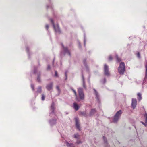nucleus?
Wrapping results in <instances>:
<instances>
[{
	"instance_id": "obj_1",
	"label": "nucleus",
	"mask_w": 147,
	"mask_h": 147,
	"mask_svg": "<svg viewBox=\"0 0 147 147\" xmlns=\"http://www.w3.org/2000/svg\"><path fill=\"white\" fill-rule=\"evenodd\" d=\"M119 73L121 75H123L125 71V66L123 62H121L118 68Z\"/></svg>"
},
{
	"instance_id": "obj_2",
	"label": "nucleus",
	"mask_w": 147,
	"mask_h": 147,
	"mask_svg": "<svg viewBox=\"0 0 147 147\" xmlns=\"http://www.w3.org/2000/svg\"><path fill=\"white\" fill-rule=\"evenodd\" d=\"M122 113L121 111H118L114 116L113 119V122L114 123H116L119 119Z\"/></svg>"
},
{
	"instance_id": "obj_3",
	"label": "nucleus",
	"mask_w": 147,
	"mask_h": 147,
	"mask_svg": "<svg viewBox=\"0 0 147 147\" xmlns=\"http://www.w3.org/2000/svg\"><path fill=\"white\" fill-rule=\"evenodd\" d=\"M78 92L80 99L81 100H84V95L82 89L81 88H78Z\"/></svg>"
},
{
	"instance_id": "obj_4",
	"label": "nucleus",
	"mask_w": 147,
	"mask_h": 147,
	"mask_svg": "<svg viewBox=\"0 0 147 147\" xmlns=\"http://www.w3.org/2000/svg\"><path fill=\"white\" fill-rule=\"evenodd\" d=\"M75 121V125L76 128L79 130L80 131L81 129L80 126V124L79 123V120L77 117H76L74 118Z\"/></svg>"
},
{
	"instance_id": "obj_5",
	"label": "nucleus",
	"mask_w": 147,
	"mask_h": 147,
	"mask_svg": "<svg viewBox=\"0 0 147 147\" xmlns=\"http://www.w3.org/2000/svg\"><path fill=\"white\" fill-rule=\"evenodd\" d=\"M51 21L52 24L54 28L55 29V31L57 33H60V29L58 26V25H54L53 20L52 19H51Z\"/></svg>"
},
{
	"instance_id": "obj_6",
	"label": "nucleus",
	"mask_w": 147,
	"mask_h": 147,
	"mask_svg": "<svg viewBox=\"0 0 147 147\" xmlns=\"http://www.w3.org/2000/svg\"><path fill=\"white\" fill-rule=\"evenodd\" d=\"M104 71L105 75L109 76L110 74L109 71L108 67L105 64L104 65Z\"/></svg>"
},
{
	"instance_id": "obj_7",
	"label": "nucleus",
	"mask_w": 147,
	"mask_h": 147,
	"mask_svg": "<svg viewBox=\"0 0 147 147\" xmlns=\"http://www.w3.org/2000/svg\"><path fill=\"white\" fill-rule=\"evenodd\" d=\"M53 84L52 82L47 84L46 86V88L48 91H50L52 89Z\"/></svg>"
},
{
	"instance_id": "obj_8",
	"label": "nucleus",
	"mask_w": 147,
	"mask_h": 147,
	"mask_svg": "<svg viewBox=\"0 0 147 147\" xmlns=\"http://www.w3.org/2000/svg\"><path fill=\"white\" fill-rule=\"evenodd\" d=\"M137 105V101L136 99L132 98L131 105L132 107L134 109L136 107Z\"/></svg>"
},
{
	"instance_id": "obj_9",
	"label": "nucleus",
	"mask_w": 147,
	"mask_h": 147,
	"mask_svg": "<svg viewBox=\"0 0 147 147\" xmlns=\"http://www.w3.org/2000/svg\"><path fill=\"white\" fill-rule=\"evenodd\" d=\"M144 117L145 118V123L141 121V123L143 124L145 127L147 126V113L146 112L144 115Z\"/></svg>"
},
{
	"instance_id": "obj_10",
	"label": "nucleus",
	"mask_w": 147,
	"mask_h": 147,
	"mask_svg": "<svg viewBox=\"0 0 147 147\" xmlns=\"http://www.w3.org/2000/svg\"><path fill=\"white\" fill-rule=\"evenodd\" d=\"M62 46L63 47L64 53H67L69 56L71 55L69 51L68 50L67 48V47H64L63 44H62Z\"/></svg>"
},
{
	"instance_id": "obj_11",
	"label": "nucleus",
	"mask_w": 147,
	"mask_h": 147,
	"mask_svg": "<svg viewBox=\"0 0 147 147\" xmlns=\"http://www.w3.org/2000/svg\"><path fill=\"white\" fill-rule=\"evenodd\" d=\"M94 94L96 96V97L98 100L99 101V95L96 90L94 89Z\"/></svg>"
},
{
	"instance_id": "obj_12",
	"label": "nucleus",
	"mask_w": 147,
	"mask_h": 147,
	"mask_svg": "<svg viewBox=\"0 0 147 147\" xmlns=\"http://www.w3.org/2000/svg\"><path fill=\"white\" fill-rule=\"evenodd\" d=\"M71 89L73 91V92H74V94L75 95V96L76 97V99L78 101H79V99L78 98L77 96V93L76 92V91L74 90L73 88H71Z\"/></svg>"
},
{
	"instance_id": "obj_13",
	"label": "nucleus",
	"mask_w": 147,
	"mask_h": 147,
	"mask_svg": "<svg viewBox=\"0 0 147 147\" xmlns=\"http://www.w3.org/2000/svg\"><path fill=\"white\" fill-rule=\"evenodd\" d=\"M146 68V72L145 77L144 79V80H146L147 79V64H146L145 66Z\"/></svg>"
},
{
	"instance_id": "obj_14",
	"label": "nucleus",
	"mask_w": 147,
	"mask_h": 147,
	"mask_svg": "<svg viewBox=\"0 0 147 147\" xmlns=\"http://www.w3.org/2000/svg\"><path fill=\"white\" fill-rule=\"evenodd\" d=\"M74 107L76 110H77L79 109V106L76 103L74 104Z\"/></svg>"
},
{
	"instance_id": "obj_15",
	"label": "nucleus",
	"mask_w": 147,
	"mask_h": 147,
	"mask_svg": "<svg viewBox=\"0 0 147 147\" xmlns=\"http://www.w3.org/2000/svg\"><path fill=\"white\" fill-rule=\"evenodd\" d=\"M66 145L68 147H75L73 143H69L67 142H66Z\"/></svg>"
},
{
	"instance_id": "obj_16",
	"label": "nucleus",
	"mask_w": 147,
	"mask_h": 147,
	"mask_svg": "<svg viewBox=\"0 0 147 147\" xmlns=\"http://www.w3.org/2000/svg\"><path fill=\"white\" fill-rule=\"evenodd\" d=\"M138 99L140 101L142 99L141 94L140 93H138L137 94Z\"/></svg>"
},
{
	"instance_id": "obj_17",
	"label": "nucleus",
	"mask_w": 147,
	"mask_h": 147,
	"mask_svg": "<svg viewBox=\"0 0 147 147\" xmlns=\"http://www.w3.org/2000/svg\"><path fill=\"white\" fill-rule=\"evenodd\" d=\"M74 137L78 139L80 138V136L79 135L78 133H76L74 134Z\"/></svg>"
},
{
	"instance_id": "obj_18",
	"label": "nucleus",
	"mask_w": 147,
	"mask_h": 147,
	"mask_svg": "<svg viewBox=\"0 0 147 147\" xmlns=\"http://www.w3.org/2000/svg\"><path fill=\"white\" fill-rule=\"evenodd\" d=\"M42 92V88L40 86L39 87L37 88V92L38 93H41Z\"/></svg>"
},
{
	"instance_id": "obj_19",
	"label": "nucleus",
	"mask_w": 147,
	"mask_h": 147,
	"mask_svg": "<svg viewBox=\"0 0 147 147\" xmlns=\"http://www.w3.org/2000/svg\"><path fill=\"white\" fill-rule=\"evenodd\" d=\"M82 78L83 82V87L84 88L86 89V87L85 85V81H84V77L83 75H82Z\"/></svg>"
},
{
	"instance_id": "obj_20",
	"label": "nucleus",
	"mask_w": 147,
	"mask_h": 147,
	"mask_svg": "<svg viewBox=\"0 0 147 147\" xmlns=\"http://www.w3.org/2000/svg\"><path fill=\"white\" fill-rule=\"evenodd\" d=\"M56 88L57 91H58L59 94L61 92V90L59 86H56Z\"/></svg>"
},
{
	"instance_id": "obj_21",
	"label": "nucleus",
	"mask_w": 147,
	"mask_h": 147,
	"mask_svg": "<svg viewBox=\"0 0 147 147\" xmlns=\"http://www.w3.org/2000/svg\"><path fill=\"white\" fill-rule=\"evenodd\" d=\"M103 139L104 140V143L107 144V147H109V145L107 144V140L106 138L104 136H103Z\"/></svg>"
},
{
	"instance_id": "obj_22",
	"label": "nucleus",
	"mask_w": 147,
	"mask_h": 147,
	"mask_svg": "<svg viewBox=\"0 0 147 147\" xmlns=\"http://www.w3.org/2000/svg\"><path fill=\"white\" fill-rule=\"evenodd\" d=\"M80 115L81 116H86V114L85 111H83V112H81Z\"/></svg>"
},
{
	"instance_id": "obj_23",
	"label": "nucleus",
	"mask_w": 147,
	"mask_h": 147,
	"mask_svg": "<svg viewBox=\"0 0 147 147\" xmlns=\"http://www.w3.org/2000/svg\"><path fill=\"white\" fill-rule=\"evenodd\" d=\"M54 122V123H55L56 120H51L50 121V123L51 125H52L53 124L52 123V122Z\"/></svg>"
},
{
	"instance_id": "obj_24",
	"label": "nucleus",
	"mask_w": 147,
	"mask_h": 147,
	"mask_svg": "<svg viewBox=\"0 0 147 147\" xmlns=\"http://www.w3.org/2000/svg\"><path fill=\"white\" fill-rule=\"evenodd\" d=\"M83 63H84V65L86 69H87V70H88V67L87 65H86V63H85V61H84Z\"/></svg>"
},
{
	"instance_id": "obj_25",
	"label": "nucleus",
	"mask_w": 147,
	"mask_h": 147,
	"mask_svg": "<svg viewBox=\"0 0 147 147\" xmlns=\"http://www.w3.org/2000/svg\"><path fill=\"white\" fill-rule=\"evenodd\" d=\"M116 58L117 59V60L118 62H120L121 61V59L119 58L118 56L117 55H116Z\"/></svg>"
},
{
	"instance_id": "obj_26",
	"label": "nucleus",
	"mask_w": 147,
	"mask_h": 147,
	"mask_svg": "<svg viewBox=\"0 0 147 147\" xmlns=\"http://www.w3.org/2000/svg\"><path fill=\"white\" fill-rule=\"evenodd\" d=\"M41 99L42 100H44L45 99V96L44 94H42Z\"/></svg>"
},
{
	"instance_id": "obj_27",
	"label": "nucleus",
	"mask_w": 147,
	"mask_h": 147,
	"mask_svg": "<svg viewBox=\"0 0 147 147\" xmlns=\"http://www.w3.org/2000/svg\"><path fill=\"white\" fill-rule=\"evenodd\" d=\"M31 87L33 91L34 90V85L33 84H31Z\"/></svg>"
},
{
	"instance_id": "obj_28",
	"label": "nucleus",
	"mask_w": 147,
	"mask_h": 147,
	"mask_svg": "<svg viewBox=\"0 0 147 147\" xmlns=\"http://www.w3.org/2000/svg\"><path fill=\"white\" fill-rule=\"evenodd\" d=\"M37 80V81L38 82H40V77H39V75H38V76Z\"/></svg>"
},
{
	"instance_id": "obj_29",
	"label": "nucleus",
	"mask_w": 147,
	"mask_h": 147,
	"mask_svg": "<svg viewBox=\"0 0 147 147\" xmlns=\"http://www.w3.org/2000/svg\"><path fill=\"white\" fill-rule=\"evenodd\" d=\"M137 57L139 58H140V54L138 52L137 54Z\"/></svg>"
},
{
	"instance_id": "obj_30",
	"label": "nucleus",
	"mask_w": 147,
	"mask_h": 147,
	"mask_svg": "<svg viewBox=\"0 0 147 147\" xmlns=\"http://www.w3.org/2000/svg\"><path fill=\"white\" fill-rule=\"evenodd\" d=\"M55 76L56 77H58V76L57 72L56 71H55Z\"/></svg>"
},
{
	"instance_id": "obj_31",
	"label": "nucleus",
	"mask_w": 147,
	"mask_h": 147,
	"mask_svg": "<svg viewBox=\"0 0 147 147\" xmlns=\"http://www.w3.org/2000/svg\"><path fill=\"white\" fill-rule=\"evenodd\" d=\"M82 142L79 140H77L76 142V143L77 144H79L80 143H81Z\"/></svg>"
},
{
	"instance_id": "obj_32",
	"label": "nucleus",
	"mask_w": 147,
	"mask_h": 147,
	"mask_svg": "<svg viewBox=\"0 0 147 147\" xmlns=\"http://www.w3.org/2000/svg\"><path fill=\"white\" fill-rule=\"evenodd\" d=\"M45 27H46V29L47 30H48V28H49V26L48 25V24H46V26H45Z\"/></svg>"
},
{
	"instance_id": "obj_33",
	"label": "nucleus",
	"mask_w": 147,
	"mask_h": 147,
	"mask_svg": "<svg viewBox=\"0 0 147 147\" xmlns=\"http://www.w3.org/2000/svg\"><path fill=\"white\" fill-rule=\"evenodd\" d=\"M112 59V57L111 56H110L109 58V60L110 61Z\"/></svg>"
},
{
	"instance_id": "obj_34",
	"label": "nucleus",
	"mask_w": 147,
	"mask_h": 147,
	"mask_svg": "<svg viewBox=\"0 0 147 147\" xmlns=\"http://www.w3.org/2000/svg\"><path fill=\"white\" fill-rule=\"evenodd\" d=\"M50 69V66L49 65H48L47 67V69L49 70Z\"/></svg>"
},
{
	"instance_id": "obj_35",
	"label": "nucleus",
	"mask_w": 147,
	"mask_h": 147,
	"mask_svg": "<svg viewBox=\"0 0 147 147\" xmlns=\"http://www.w3.org/2000/svg\"><path fill=\"white\" fill-rule=\"evenodd\" d=\"M65 77H66L65 80H66L67 79L66 72H65Z\"/></svg>"
},
{
	"instance_id": "obj_36",
	"label": "nucleus",
	"mask_w": 147,
	"mask_h": 147,
	"mask_svg": "<svg viewBox=\"0 0 147 147\" xmlns=\"http://www.w3.org/2000/svg\"><path fill=\"white\" fill-rule=\"evenodd\" d=\"M84 46H85V44H86V40H85V37L84 38Z\"/></svg>"
},
{
	"instance_id": "obj_37",
	"label": "nucleus",
	"mask_w": 147,
	"mask_h": 147,
	"mask_svg": "<svg viewBox=\"0 0 147 147\" xmlns=\"http://www.w3.org/2000/svg\"><path fill=\"white\" fill-rule=\"evenodd\" d=\"M26 51L27 52H28V51H29V48H28V47H26Z\"/></svg>"
},
{
	"instance_id": "obj_38",
	"label": "nucleus",
	"mask_w": 147,
	"mask_h": 147,
	"mask_svg": "<svg viewBox=\"0 0 147 147\" xmlns=\"http://www.w3.org/2000/svg\"><path fill=\"white\" fill-rule=\"evenodd\" d=\"M51 109H52V110H53L54 109L53 106V105H51Z\"/></svg>"
},
{
	"instance_id": "obj_39",
	"label": "nucleus",
	"mask_w": 147,
	"mask_h": 147,
	"mask_svg": "<svg viewBox=\"0 0 147 147\" xmlns=\"http://www.w3.org/2000/svg\"><path fill=\"white\" fill-rule=\"evenodd\" d=\"M105 82H106V80H105V79H104V82H103V83H105Z\"/></svg>"
},
{
	"instance_id": "obj_40",
	"label": "nucleus",
	"mask_w": 147,
	"mask_h": 147,
	"mask_svg": "<svg viewBox=\"0 0 147 147\" xmlns=\"http://www.w3.org/2000/svg\"><path fill=\"white\" fill-rule=\"evenodd\" d=\"M34 73H36V72H35V71H34Z\"/></svg>"
}]
</instances>
